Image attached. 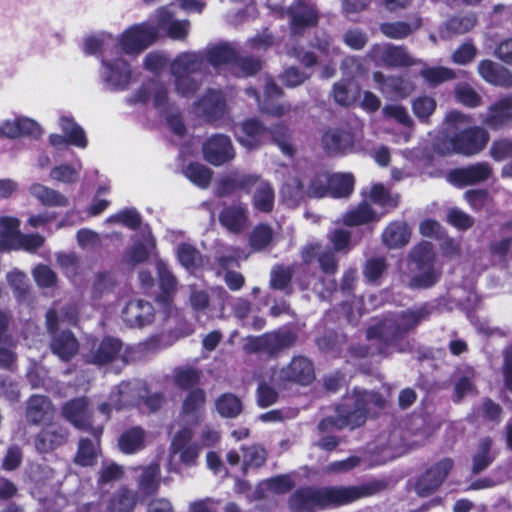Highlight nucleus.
I'll return each mask as SVG.
<instances>
[{
	"mask_svg": "<svg viewBox=\"0 0 512 512\" xmlns=\"http://www.w3.org/2000/svg\"><path fill=\"white\" fill-rule=\"evenodd\" d=\"M204 158L212 165L219 166L235 156L230 139L225 135H214L203 145Z\"/></svg>",
	"mask_w": 512,
	"mask_h": 512,
	"instance_id": "nucleus-16",
	"label": "nucleus"
},
{
	"mask_svg": "<svg viewBox=\"0 0 512 512\" xmlns=\"http://www.w3.org/2000/svg\"><path fill=\"white\" fill-rule=\"evenodd\" d=\"M374 492V489L366 485L301 489L291 497L290 507L296 512H314L331 505H346Z\"/></svg>",
	"mask_w": 512,
	"mask_h": 512,
	"instance_id": "nucleus-2",
	"label": "nucleus"
},
{
	"mask_svg": "<svg viewBox=\"0 0 512 512\" xmlns=\"http://www.w3.org/2000/svg\"><path fill=\"white\" fill-rule=\"evenodd\" d=\"M221 224L229 231L239 232L246 226L245 209L242 206H232L224 209L219 216Z\"/></svg>",
	"mask_w": 512,
	"mask_h": 512,
	"instance_id": "nucleus-44",
	"label": "nucleus"
},
{
	"mask_svg": "<svg viewBox=\"0 0 512 512\" xmlns=\"http://www.w3.org/2000/svg\"><path fill=\"white\" fill-rule=\"evenodd\" d=\"M384 212L378 214L367 203L360 204L357 208L347 212L343 218L344 224L358 226L372 221H378Z\"/></svg>",
	"mask_w": 512,
	"mask_h": 512,
	"instance_id": "nucleus-42",
	"label": "nucleus"
},
{
	"mask_svg": "<svg viewBox=\"0 0 512 512\" xmlns=\"http://www.w3.org/2000/svg\"><path fill=\"white\" fill-rule=\"evenodd\" d=\"M452 467L453 462L450 459L439 461L419 478L415 486L416 493L423 497L431 494L440 486Z\"/></svg>",
	"mask_w": 512,
	"mask_h": 512,
	"instance_id": "nucleus-17",
	"label": "nucleus"
},
{
	"mask_svg": "<svg viewBox=\"0 0 512 512\" xmlns=\"http://www.w3.org/2000/svg\"><path fill=\"white\" fill-rule=\"evenodd\" d=\"M66 438V432L54 424L48 425L35 441L36 449L40 452H48L61 445Z\"/></svg>",
	"mask_w": 512,
	"mask_h": 512,
	"instance_id": "nucleus-39",
	"label": "nucleus"
},
{
	"mask_svg": "<svg viewBox=\"0 0 512 512\" xmlns=\"http://www.w3.org/2000/svg\"><path fill=\"white\" fill-rule=\"evenodd\" d=\"M355 142V136L346 130L329 129L323 137L324 148L331 153H345L350 151Z\"/></svg>",
	"mask_w": 512,
	"mask_h": 512,
	"instance_id": "nucleus-25",
	"label": "nucleus"
},
{
	"mask_svg": "<svg viewBox=\"0 0 512 512\" xmlns=\"http://www.w3.org/2000/svg\"><path fill=\"white\" fill-rule=\"evenodd\" d=\"M192 430L183 428L173 438L169 458V471L180 473L181 465L190 467L196 464L199 456V449L196 445L190 444Z\"/></svg>",
	"mask_w": 512,
	"mask_h": 512,
	"instance_id": "nucleus-11",
	"label": "nucleus"
},
{
	"mask_svg": "<svg viewBox=\"0 0 512 512\" xmlns=\"http://www.w3.org/2000/svg\"><path fill=\"white\" fill-rule=\"evenodd\" d=\"M158 37V30L151 19L127 28L119 37L118 45L128 55H138Z\"/></svg>",
	"mask_w": 512,
	"mask_h": 512,
	"instance_id": "nucleus-9",
	"label": "nucleus"
},
{
	"mask_svg": "<svg viewBox=\"0 0 512 512\" xmlns=\"http://www.w3.org/2000/svg\"><path fill=\"white\" fill-rule=\"evenodd\" d=\"M153 20L157 30H165L172 39L182 40L188 34L189 22L173 20L167 8L159 9Z\"/></svg>",
	"mask_w": 512,
	"mask_h": 512,
	"instance_id": "nucleus-24",
	"label": "nucleus"
},
{
	"mask_svg": "<svg viewBox=\"0 0 512 512\" xmlns=\"http://www.w3.org/2000/svg\"><path fill=\"white\" fill-rule=\"evenodd\" d=\"M135 496L132 492L121 489L108 502L106 512H132Z\"/></svg>",
	"mask_w": 512,
	"mask_h": 512,
	"instance_id": "nucleus-54",
	"label": "nucleus"
},
{
	"mask_svg": "<svg viewBox=\"0 0 512 512\" xmlns=\"http://www.w3.org/2000/svg\"><path fill=\"white\" fill-rule=\"evenodd\" d=\"M120 348L121 343L117 339L106 338L101 342L98 351L90 356L89 360L95 364H105L114 359Z\"/></svg>",
	"mask_w": 512,
	"mask_h": 512,
	"instance_id": "nucleus-52",
	"label": "nucleus"
},
{
	"mask_svg": "<svg viewBox=\"0 0 512 512\" xmlns=\"http://www.w3.org/2000/svg\"><path fill=\"white\" fill-rule=\"evenodd\" d=\"M177 258L180 264L193 273L202 266L200 253L188 243H182L177 247Z\"/></svg>",
	"mask_w": 512,
	"mask_h": 512,
	"instance_id": "nucleus-49",
	"label": "nucleus"
},
{
	"mask_svg": "<svg viewBox=\"0 0 512 512\" xmlns=\"http://www.w3.org/2000/svg\"><path fill=\"white\" fill-rule=\"evenodd\" d=\"M478 71L480 76L488 83L500 86L512 85V77L509 72L490 60L481 61Z\"/></svg>",
	"mask_w": 512,
	"mask_h": 512,
	"instance_id": "nucleus-36",
	"label": "nucleus"
},
{
	"mask_svg": "<svg viewBox=\"0 0 512 512\" xmlns=\"http://www.w3.org/2000/svg\"><path fill=\"white\" fill-rule=\"evenodd\" d=\"M436 101L428 96L415 99L412 103V110L420 121H426L435 111Z\"/></svg>",
	"mask_w": 512,
	"mask_h": 512,
	"instance_id": "nucleus-64",
	"label": "nucleus"
},
{
	"mask_svg": "<svg viewBox=\"0 0 512 512\" xmlns=\"http://www.w3.org/2000/svg\"><path fill=\"white\" fill-rule=\"evenodd\" d=\"M208 59L215 68L225 65L239 76L252 75L260 68V63L256 60L238 59L236 50L230 44L212 48L209 51Z\"/></svg>",
	"mask_w": 512,
	"mask_h": 512,
	"instance_id": "nucleus-10",
	"label": "nucleus"
},
{
	"mask_svg": "<svg viewBox=\"0 0 512 512\" xmlns=\"http://www.w3.org/2000/svg\"><path fill=\"white\" fill-rule=\"evenodd\" d=\"M146 435L140 428H132L119 438V448L123 453L132 454L145 447Z\"/></svg>",
	"mask_w": 512,
	"mask_h": 512,
	"instance_id": "nucleus-45",
	"label": "nucleus"
},
{
	"mask_svg": "<svg viewBox=\"0 0 512 512\" xmlns=\"http://www.w3.org/2000/svg\"><path fill=\"white\" fill-rule=\"evenodd\" d=\"M217 412L225 418L238 416L242 411L241 400L233 394L221 395L215 403Z\"/></svg>",
	"mask_w": 512,
	"mask_h": 512,
	"instance_id": "nucleus-53",
	"label": "nucleus"
},
{
	"mask_svg": "<svg viewBox=\"0 0 512 512\" xmlns=\"http://www.w3.org/2000/svg\"><path fill=\"white\" fill-rule=\"evenodd\" d=\"M100 77L110 90H124L131 82L129 64L122 58L103 59Z\"/></svg>",
	"mask_w": 512,
	"mask_h": 512,
	"instance_id": "nucleus-13",
	"label": "nucleus"
},
{
	"mask_svg": "<svg viewBox=\"0 0 512 512\" xmlns=\"http://www.w3.org/2000/svg\"><path fill=\"white\" fill-rule=\"evenodd\" d=\"M29 193L44 206L66 207L69 204L65 195L40 183L32 184Z\"/></svg>",
	"mask_w": 512,
	"mask_h": 512,
	"instance_id": "nucleus-33",
	"label": "nucleus"
},
{
	"mask_svg": "<svg viewBox=\"0 0 512 512\" xmlns=\"http://www.w3.org/2000/svg\"><path fill=\"white\" fill-rule=\"evenodd\" d=\"M27 419L33 423L49 424L54 416V409L45 396H32L27 404Z\"/></svg>",
	"mask_w": 512,
	"mask_h": 512,
	"instance_id": "nucleus-31",
	"label": "nucleus"
},
{
	"mask_svg": "<svg viewBox=\"0 0 512 512\" xmlns=\"http://www.w3.org/2000/svg\"><path fill=\"white\" fill-rule=\"evenodd\" d=\"M421 26L419 18L412 19L408 22H387L380 26L381 32L392 39H402L410 35L413 31Z\"/></svg>",
	"mask_w": 512,
	"mask_h": 512,
	"instance_id": "nucleus-43",
	"label": "nucleus"
},
{
	"mask_svg": "<svg viewBox=\"0 0 512 512\" xmlns=\"http://www.w3.org/2000/svg\"><path fill=\"white\" fill-rule=\"evenodd\" d=\"M82 168L81 163L77 164V167L70 165H60L54 167L50 172V177L53 180L63 183H74L78 179L79 172Z\"/></svg>",
	"mask_w": 512,
	"mask_h": 512,
	"instance_id": "nucleus-63",
	"label": "nucleus"
},
{
	"mask_svg": "<svg viewBox=\"0 0 512 512\" xmlns=\"http://www.w3.org/2000/svg\"><path fill=\"white\" fill-rule=\"evenodd\" d=\"M490 175V166L487 163H478L451 172L449 180L455 185L465 186L484 181L488 179Z\"/></svg>",
	"mask_w": 512,
	"mask_h": 512,
	"instance_id": "nucleus-22",
	"label": "nucleus"
},
{
	"mask_svg": "<svg viewBox=\"0 0 512 512\" xmlns=\"http://www.w3.org/2000/svg\"><path fill=\"white\" fill-rule=\"evenodd\" d=\"M330 182H341L345 189L351 186L349 178L340 175H331L327 172L319 173L310 180L307 190L304 189L303 181L299 175L290 176L282 186L281 193L284 199L296 203L304 198L306 194L312 197L330 196Z\"/></svg>",
	"mask_w": 512,
	"mask_h": 512,
	"instance_id": "nucleus-4",
	"label": "nucleus"
},
{
	"mask_svg": "<svg viewBox=\"0 0 512 512\" xmlns=\"http://www.w3.org/2000/svg\"><path fill=\"white\" fill-rule=\"evenodd\" d=\"M314 379L312 363L304 357H295L286 369L274 372L272 381L280 384L283 381H295L300 384H309Z\"/></svg>",
	"mask_w": 512,
	"mask_h": 512,
	"instance_id": "nucleus-15",
	"label": "nucleus"
},
{
	"mask_svg": "<svg viewBox=\"0 0 512 512\" xmlns=\"http://www.w3.org/2000/svg\"><path fill=\"white\" fill-rule=\"evenodd\" d=\"M288 13L294 36L301 34L304 28L315 25L317 22L316 11L303 2H297L294 6L290 7Z\"/></svg>",
	"mask_w": 512,
	"mask_h": 512,
	"instance_id": "nucleus-26",
	"label": "nucleus"
},
{
	"mask_svg": "<svg viewBox=\"0 0 512 512\" xmlns=\"http://www.w3.org/2000/svg\"><path fill=\"white\" fill-rule=\"evenodd\" d=\"M51 347L61 359L68 360L76 353L78 344L71 333L63 332L53 339Z\"/></svg>",
	"mask_w": 512,
	"mask_h": 512,
	"instance_id": "nucleus-48",
	"label": "nucleus"
},
{
	"mask_svg": "<svg viewBox=\"0 0 512 512\" xmlns=\"http://www.w3.org/2000/svg\"><path fill=\"white\" fill-rule=\"evenodd\" d=\"M155 247L154 239L149 231L143 233L142 241L135 242L127 252V261L136 264L147 259L151 250Z\"/></svg>",
	"mask_w": 512,
	"mask_h": 512,
	"instance_id": "nucleus-47",
	"label": "nucleus"
},
{
	"mask_svg": "<svg viewBox=\"0 0 512 512\" xmlns=\"http://www.w3.org/2000/svg\"><path fill=\"white\" fill-rule=\"evenodd\" d=\"M140 221V216L135 209H124L109 216L105 222L107 224H121L130 229H135Z\"/></svg>",
	"mask_w": 512,
	"mask_h": 512,
	"instance_id": "nucleus-61",
	"label": "nucleus"
},
{
	"mask_svg": "<svg viewBox=\"0 0 512 512\" xmlns=\"http://www.w3.org/2000/svg\"><path fill=\"white\" fill-rule=\"evenodd\" d=\"M63 414L75 427L86 429L90 424L87 401L84 398L67 403L63 408Z\"/></svg>",
	"mask_w": 512,
	"mask_h": 512,
	"instance_id": "nucleus-37",
	"label": "nucleus"
},
{
	"mask_svg": "<svg viewBox=\"0 0 512 512\" xmlns=\"http://www.w3.org/2000/svg\"><path fill=\"white\" fill-rule=\"evenodd\" d=\"M205 394L202 390L192 391L184 400L180 422L183 428H192L200 423L204 416Z\"/></svg>",
	"mask_w": 512,
	"mask_h": 512,
	"instance_id": "nucleus-18",
	"label": "nucleus"
},
{
	"mask_svg": "<svg viewBox=\"0 0 512 512\" xmlns=\"http://www.w3.org/2000/svg\"><path fill=\"white\" fill-rule=\"evenodd\" d=\"M422 317L421 312L408 311L397 317L384 319L369 328L367 332L368 338L384 340L395 338L402 332L415 326Z\"/></svg>",
	"mask_w": 512,
	"mask_h": 512,
	"instance_id": "nucleus-12",
	"label": "nucleus"
},
{
	"mask_svg": "<svg viewBox=\"0 0 512 512\" xmlns=\"http://www.w3.org/2000/svg\"><path fill=\"white\" fill-rule=\"evenodd\" d=\"M96 445L87 439L79 442L78 452L75 456V462L81 466H92L97 459Z\"/></svg>",
	"mask_w": 512,
	"mask_h": 512,
	"instance_id": "nucleus-60",
	"label": "nucleus"
},
{
	"mask_svg": "<svg viewBox=\"0 0 512 512\" xmlns=\"http://www.w3.org/2000/svg\"><path fill=\"white\" fill-rule=\"evenodd\" d=\"M372 57L383 65L391 67L411 66L416 63L404 48L390 45L375 46Z\"/></svg>",
	"mask_w": 512,
	"mask_h": 512,
	"instance_id": "nucleus-20",
	"label": "nucleus"
},
{
	"mask_svg": "<svg viewBox=\"0 0 512 512\" xmlns=\"http://www.w3.org/2000/svg\"><path fill=\"white\" fill-rule=\"evenodd\" d=\"M19 225L17 218L7 216L0 218V251L24 249L31 252L43 245L42 236L21 234Z\"/></svg>",
	"mask_w": 512,
	"mask_h": 512,
	"instance_id": "nucleus-8",
	"label": "nucleus"
},
{
	"mask_svg": "<svg viewBox=\"0 0 512 512\" xmlns=\"http://www.w3.org/2000/svg\"><path fill=\"white\" fill-rule=\"evenodd\" d=\"M267 134V130L256 120H248L241 124L235 131V135L239 143L248 148L257 147Z\"/></svg>",
	"mask_w": 512,
	"mask_h": 512,
	"instance_id": "nucleus-32",
	"label": "nucleus"
},
{
	"mask_svg": "<svg viewBox=\"0 0 512 512\" xmlns=\"http://www.w3.org/2000/svg\"><path fill=\"white\" fill-rule=\"evenodd\" d=\"M483 122L492 129L501 128L512 122V97H506L490 106Z\"/></svg>",
	"mask_w": 512,
	"mask_h": 512,
	"instance_id": "nucleus-29",
	"label": "nucleus"
},
{
	"mask_svg": "<svg viewBox=\"0 0 512 512\" xmlns=\"http://www.w3.org/2000/svg\"><path fill=\"white\" fill-rule=\"evenodd\" d=\"M158 276H159V285L161 288V295L158 297V303L163 307L165 313H172V298L173 294L176 290V278L170 272L167 265L162 261L158 260L156 264Z\"/></svg>",
	"mask_w": 512,
	"mask_h": 512,
	"instance_id": "nucleus-21",
	"label": "nucleus"
},
{
	"mask_svg": "<svg viewBox=\"0 0 512 512\" xmlns=\"http://www.w3.org/2000/svg\"><path fill=\"white\" fill-rule=\"evenodd\" d=\"M237 188L246 190L253 188V207L263 213L272 211L275 195L268 182L254 175L232 174L221 180L217 190L220 195H226Z\"/></svg>",
	"mask_w": 512,
	"mask_h": 512,
	"instance_id": "nucleus-3",
	"label": "nucleus"
},
{
	"mask_svg": "<svg viewBox=\"0 0 512 512\" xmlns=\"http://www.w3.org/2000/svg\"><path fill=\"white\" fill-rule=\"evenodd\" d=\"M280 94L281 91L279 87H277L274 82L268 81L264 91L265 98L262 101L258 99L261 110L273 116H282L288 113L290 110V106L288 104H275L273 102V100L279 97Z\"/></svg>",
	"mask_w": 512,
	"mask_h": 512,
	"instance_id": "nucleus-38",
	"label": "nucleus"
},
{
	"mask_svg": "<svg viewBox=\"0 0 512 512\" xmlns=\"http://www.w3.org/2000/svg\"><path fill=\"white\" fill-rule=\"evenodd\" d=\"M59 125L67 137L69 144H72L79 148H85L87 146V138L84 130L69 116H61Z\"/></svg>",
	"mask_w": 512,
	"mask_h": 512,
	"instance_id": "nucleus-41",
	"label": "nucleus"
},
{
	"mask_svg": "<svg viewBox=\"0 0 512 512\" xmlns=\"http://www.w3.org/2000/svg\"><path fill=\"white\" fill-rule=\"evenodd\" d=\"M373 78L380 85L381 91L392 97H406L413 90L412 84L401 78L392 77L385 79L380 72H375Z\"/></svg>",
	"mask_w": 512,
	"mask_h": 512,
	"instance_id": "nucleus-34",
	"label": "nucleus"
},
{
	"mask_svg": "<svg viewBox=\"0 0 512 512\" xmlns=\"http://www.w3.org/2000/svg\"><path fill=\"white\" fill-rule=\"evenodd\" d=\"M471 119L457 111L449 112L445 117V140L437 143L441 153L457 152L473 155L486 146L489 135L480 127H470Z\"/></svg>",
	"mask_w": 512,
	"mask_h": 512,
	"instance_id": "nucleus-1",
	"label": "nucleus"
},
{
	"mask_svg": "<svg viewBox=\"0 0 512 512\" xmlns=\"http://www.w3.org/2000/svg\"><path fill=\"white\" fill-rule=\"evenodd\" d=\"M295 335L290 331L276 332L253 339L251 342L257 350H266L275 353L284 348L290 347L295 342Z\"/></svg>",
	"mask_w": 512,
	"mask_h": 512,
	"instance_id": "nucleus-30",
	"label": "nucleus"
},
{
	"mask_svg": "<svg viewBox=\"0 0 512 512\" xmlns=\"http://www.w3.org/2000/svg\"><path fill=\"white\" fill-rule=\"evenodd\" d=\"M491 440L485 438L479 442L477 451L473 457V472L484 470L492 461L490 457Z\"/></svg>",
	"mask_w": 512,
	"mask_h": 512,
	"instance_id": "nucleus-62",
	"label": "nucleus"
},
{
	"mask_svg": "<svg viewBox=\"0 0 512 512\" xmlns=\"http://www.w3.org/2000/svg\"><path fill=\"white\" fill-rule=\"evenodd\" d=\"M134 103H146L151 101L153 106L161 113L167 112L168 97L166 89L159 83H151L139 90L133 97Z\"/></svg>",
	"mask_w": 512,
	"mask_h": 512,
	"instance_id": "nucleus-27",
	"label": "nucleus"
},
{
	"mask_svg": "<svg viewBox=\"0 0 512 512\" xmlns=\"http://www.w3.org/2000/svg\"><path fill=\"white\" fill-rule=\"evenodd\" d=\"M475 24L476 18L474 15L453 17L446 23L445 28L441 31V35L444 38H448L455 34H463L470 31Z\"/></svg>",
	"mask_w": 512,
	"mask_h": 512,
	"instance_id": "nucleus-51",
	"label": "nucleus"
},
{
	"mask_svg": "<svg viewBox=\"0 0 512 512\" xmlns=\"http://www.w3.org/2000/svg\"><path fill=\"white\" fill-rule=\"evenodd\" d=\"M185 176L199 187L205 188L211 180V171L202 164H190L184 171Z\"/></svg>",
	"mask_w": 512,
	"mask_h": 512,
	"instance_id": "nucleus-59",
	"label": "nucleus"
},
{
	"mask_svg": "<svg viewBox=\"0 0 512 512\" xmlns=\"http://www.w3.org/2000/svg\"><path fill=\"white\" fill-rule=\"evenodd\" d=\"M266 460V452L259 446H251L242 449V455L237 451H229L227 461L230 465L242 463V470L245 472L248 468H257Z\"/></svg>",
	"mask_w": 512,
	"mask_h": 512,
	"instance_id": "nucleus-28",
	"label": "nucleus"
},
{
	"mask_svg": "<svg viewBox=\"0 0 512 512\" xmlns=\"http://www.w3.org/2000/svg\"><path fill=\"white\" fill-rule=\"evenodd\" d=\"M131 388L130 384L123 383L118 388L117 391H113L110 399V403H104L99 407V410L107 415L110 407L115 409H120L122 406H125L130 403H134L135 399H131L130 396Z\"/></svg>",
	"mask_w": 512,
	"mask_h": 512,
	"instance_id": "nucleus-55",
	"label": "nucleus"
},
{
	"mask_svg": "<svg viewBox=\"0 0 512 512\" xmlns=\"http://www.w3.org/2000/svg\"><path fill=\"white\" fill-rule=\"evenodd\" d=\"M372 405L382 407L384 405L383 398L372 392H357L353 396L347 397L342 406L338 408V419L334 424L339 428L358 427L365 422Z\"/></svg>",
	"mask_w": 512,
	"mask_h": 512,
	"instance_id": "nucleus-5",
	"label": "nucleus"
},
{
	"mask_svg": "<svg viewBox=\"0 0 512 512\" xmlns=\"http://www.w3.org/2000/svg\"><path fill=\"white\" fill-rule=\"evenodd\" d=\"M135 477L139 482V489L146 493L154 492L159 485L160 468L157 464L134 469Z\"/></svg>",
	"mask_w": 512,
	"mask_h": 512,
	"instance_id": "nucleus-40",
	"label": "nucleus"
},
{
	"mask_svg": "<svg viewBox=\"0 0 512 512\" xmlns=\"http://www.w3.org/2000/svg\"><path fill=\"white\" fill-rule=\"evenodd\" d=\"M368 198L381 207H395L399 200L398 195H391L382 184L373 185Z\"/></svg>",
	"mask_w": 512,
	"mask_h": 512,
	"instance_id": "nucleus-58",
	"label": "nucleus"
},
{
	"mask_svg": "<svg viewBox=\"0 0 512 512\" xmlns=\"http://www.w3.org/2000/svg\"><path fill=\"white\" fill-rule=\"evenodd\" d=\"M203 65L201 56L197 53H182L171 64V72L175 78V87L183 97H190L197 91L198 77Z\"/></svg>",
	"mask_w": 512,
	"mask_h": 512,
	"instance_id": "nucleus-6",
	"label": "nucleus"
},
{
	"mask_svg": "<svg viewBox=\"0 0 512 512\" xmlns=\"http://www.w3.org/2000/svg\"><path fill=\"white\" fill-rule=\"evenodd\" d=\"M42 134L41 125L27 116L13 115L0 122V137L9 139H18L24 136L37 138Z\"/></svg>",
	"mask_w": 512,
	"mask_h": 512,
	"instance_id": "nucleus-14",
	"label": "nucleus"
},
{
	"mask_svg": "<svg viewBox=\"0 0 512 512\" xmlns=\"http://www.w3.org/2000/svg\"><path fill=\"white\" fill-rule=\"evenodd\" d=\"M8 321V316L0 312V365L4 367H9L14 361V355L8 348L10 340L6 336Z\"/></svg>",
	"mask_w": 512,
	"mask_h": 512,
	"instance_id": "nucleus-57",
	"label": "nucleus"
},
{
	"mask_svg": "<svg viewBox=\"0 0 512 512\" xmlns=\"http://www.w3.org/2000/svg\"><path fill=\"white\" fill-rule=\"evenodd\" d=\"M333 94L338 104L348 106L355 102L359 88L351 81H341L335 84Z\"/></svg>",
	"mask_w": 512,
	"mask_h": 512,
	"instance_id": "nucleus-56",
	"label": "nucleus"
},
{
	"mask_svg": "<svg viewBox=\"0 0 512 512\" xmlns=\"http://www.w3.org/2000/svg\"><path fill=\"white\" fill-rule=\"evenodd\" d=\"M225 109V101L220 91L208 90L205 95L194 104V112L208 120L218 118Z\"/></svg>",
	"mask_w": 512,
	"mask_h": 512,
	"instance_id": "nucleus-23",
	"label": "nucleus"
},
{
	"mask_svg": "<svg viewBox=\"0 0 512 512\" xmlns=\"http://www.w3.org/2000/svg\"><path fill=\"white\" fill-rule=\"evenodd\" d=\"M293 483L289 476H279L260 483L257 497H269L270 494H282L289 491Z\"/></svg>",
	"mask_w": 512,
	"mask_h": 512,
	"instance_id": "nucleus-50",
	"label": "nucleus"
},
{
	"mask_svg": "<svg viewBox=\"0 0 512 512\" xmlns=\"http://www.w3.org/2000/svg\"><path fill=\"white\" fill-rule=\"evenodd\" d=\"M316 256L324 272L331 273L335 270L336 263L333 253L330 251H322L320 245H309L303 251V258L306 262L312 261V258Z\"/></svg>",
	"mask_w": 512,
	"mask_h": 512,
	"instance_id": "nucleus-46",
	"label": "nucleus"
},
{
	"mask_svg": "<svg viewBox=\"0 0 512 512\" xmlns=\"http://www.w3.org/2000/svg\"><path fill=\"white\" fill-rule=\"evenodd\" d=\"M154 318L152 305L140 299L129 301L122 310L123 321L131 327H143L150 324Z\"/></svg>",
	"mask_w": 512,
	"mask_h": 512,
	"instance_id": "nucleus-19",
	"label": "nucleus"
},
{
	"mask_svg": "<svg viewBox=\"0 0 512 512\" xmlns=\"http://www.w3.org/2000/svg\"><path fill=\"white\" fill-rule=\"evenodd\" d=\"M411 236V229L404 222H392L382 234L383 242L389 248H400L405 246Z\"/></svg>",
	"mask_w": 512,
	"mask_h": 512,
	"instance_id": "nucleus-35",
	"label": "nucleus"
},
{
	"mask_svg": "<svg viewBox=\"0 0 512 512\" xmlns=\"http://www.w3.org/2000/svg\"><path fill=\"white\" fill-rule=\"evenodd\" d=\"M413 276L410 286L425 288L434 284L438 278V269L434 264V254L429 242H423L416 246L411 253Z\"/></svg>",
	"mask_w": 512,
	"mask_h": 512,
	"instance_id": "nucleus-7",
	"label": "nucleus"
}]
</instances>
